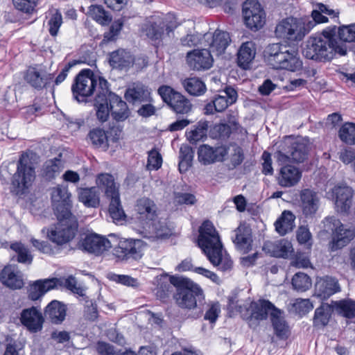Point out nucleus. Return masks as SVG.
<instances>
[{
  "instance_id": "obj_22",
  "label": "nucleus",
  "mask_w": 355,
  "mask_h": 355,
  "mask_svg": "<svg viewBox=\"0 0 355 355\" xmlns=\"http://www.w3.org/2000/svg\"><path fill=\"white\" fill-rule=\"evenodd\" d=\"M124 97L127 101L132 104L152 101L148 87L139 82L130 85L125 90Z\"/></svg>"
},
{
  "instance_id": "obj_33",
  "label": "nucleus",
  "mask_w": 355,
  "mask_h": 355,
  "mask_svg": "<svg viewBox=\"0 0 355 355\" xmlns=\"http://www.w3.org/2000/svg\"><path fill=\"white\" fill-rule=\"evenodd\" d=\"M255 55L256 48L252 42L243 43L237 52L238 66L243 69H249Z\"/></svg>"
},
{
  "instance_id": "obj_24",
  "label": "nucleus",
  "mask_w": 355,
  "mask_h": 355,
  "mask_svg": "<svg viewBox=\"0 0 355 355\" xmlns=\"http://www.w3.org/2000/svg\"><path fill=\"white\" fill-rule=\"evenodd\" d=\"M284 144L287 147L286 152L289 153L293 162L302 163L307 158L309 146L306 143L291 137H286Z\"/></svg>"
},
{
  "instance_id": "obj_6",
  "label": "nucleus",
  "mask_w": 355,
  "mask_h": 355,
  "mask_svg": "<svg viewBox=\"0 0 355 355\" xmlns=\"http://www.w3.org/2000/svg\"><path fill=\"white\" fill-rule=\"evenodd\" d=\"M227 309L232 314L239 313L251 329L257 328L260 321L267 320L268 315L271 317V313L279 309L268 300L252 302L250 306H247L239 300L235 301L234 298L229 299Z\"/></svg>"
},
{
  "instance_id": "obj_62",
  "label": "nucleus",
  "mask_w": 355,
  "mask_h": 355,
  "mask_svg": "<svg viewBox=\"0 0 355 355\" xmlns=\"http://www.w3.org/2000/svg\"><path fill=\"white\" fill-rule=\"evenodd\" d=\"M297 239L300 244L311 245L312 235L306 226H300L297 231Z\"/></svg>"
},
{
  "instance_id": "obj_27",
  "label": "nucleus",
  "mask_w": 355,
  "mask_h": 355,
  "mask_svg": "<svg viewBox=\"0 0 355 355\" xmlns=\"http://www.w3.org/2000/svg\"><path fill=\"white\" fill-rule=\"evenodd\" d=\"M60 284L58 278L39 279L30 286L28 298L35 301L42 297L46 292L54 289Z\"/></svg>"
},
{
  "instance_id": "obj_3",
  "label": "nucleus",
  "mask_w": 355,
  "mask_h": 355,
  "mask_svg": "<svg viewBox=\"0 0 355 355\" xmlns=\"http://www.w3.org/2000/svg\"><path fill=\"white\" fill-rule=\"evenodd\" d=\"M198 245L209 262L218 270L227 271L232 266V261L223 248L219 234L213 223L209 220L202 223L199 229Z\"/></svg>"
},
{
  "instance_id": "obj_41",
  "label": "nucleus",
  "mask_w": 355,
  "mask_h": 355,
  "mask_svg": "<svg viewBox=\"0 0 355 355\" xmlns=\"http://www.w3.org/2000/svg\"><path fill=\"white\" fill-rule=\"evenodd\" d=\"M96 183L98 187L104 190L105 196L110 198L116 193H119L118 188L116 187L114 177L108 173L100 174L96 179Z\"/></svg>"
},
{
  "instance_id": "obj_20",
  "label": "nucleus",
  "mask_w": 355,
  "mask_h": 355,
  "mask_svg": "<svg viewBox=\"0 0 355 355\" xmlns=\"http://www.w3.org/2000/svg\"><path fill=\"white\" fill-rule=\"evenodd\" d=\"M44 321L42 313L35 306L24 309L20 314L21 323L33 333L42 330Z\"/></svg>"
},
{
  "instance_id": "obj_28",
  "label": "nucleus",
  "mask_w": 355,
  "mask_h": 355,
  "mask_svg": "<svg viewBox=\"0 0 355 355\" xmlns=\"http://www.w3.org/2000/svg\"><path fill=\"white\" fill-rule=\"evenodd\" d=\"M109 105L112 118L116 121H123L128 118L130 110L127 103L114 93H110Z\"/></svg>"
},
{
  "instance_id": "obj_45",
  "label": "nucleus",
  "mask_w": 355,
  "mask_h": 355,
  "mask_svg": "<svg viewBox=\"0 0 355 355\" xmlns=\"http://www.w3.org/2000/svg\"><path fill=\"white\" fill-rule=\"evenodd\" d=\"M88 139L95 148H107L108 139L105 131L100 128L91 130Z\"/></svg>"
},
{
  "instance_id": "obj_49",
  "label": "nucleus",
  "mask_w": 355,
  "mask_h": 355,
  "mask_svg": "<svg viewBox=\"0 0 355 355\" xmlns=\"http://www.w3.org/2000/svg\"><path fill=\"white\" fill-rule=\"evenodd\" d=\"M89 12L92 19L101 25H107L111 21V17H109L101 6H90L89 7Z\"/></svg>"
},
{
  "instance_id": "obj_44",
  "label": "nucleus",
  "mask_w": 355,
  "mask_h": 355,
  "mask_svg": "<svg viewBox=\"0 0 355 355\" xmlns=\"http://www.w3.org/2000/svg\"><path fill=\"white\" fill-rule=\"evenodd\" d=\"M193 154L192 148L189 145H182L180 147L178 164L180 173L186 172L191 166Z\"/></svg>"
},
{
  "instance_id": "obj_51",
  "label": "nucleus",
  "mask_w": 355,
  "mask_h": 355,
  "mask_svg": "<svg viewBox=\"0 0 355 355\" xmlns=\"http://www.w3.org/2000/svg\"><path fill=\"white\" fill-rule=\"evenodd\" d=\"M292 286L295 290L304 292L311 286V281L306 274L297 272L292 279Z\"/></svg>"
},
{
  "instance_id": "obj_14",
  "label": "nucleus",
  "mask_w": 355,
  "mask_h": 355,
  "mask_svg": "<svg viewBox=\"0 0 355 355\" xmlns=\"http://www.w3.org/2000/svg\"><path fill=\"white\" fill-rule=\"evenodd\" d=\"M144 241L140 239L120 240L115 248L116 255L121 259H139L142 257Z\"/></svg>"
},
{
  "instance_id": "obj_52",
  "label": "nucleus",
  "mask_w": 355,
  "mask_h": 355,
  "mask_svg": "<svg viewBox=\"0 0 355 355\" xmlns=\"http://www.w3.org/2000/svg\"><path fill=\"white\" fill-rule=\"evenodd\" d=\"M232 121L229 123H218L214 125L212 129V134L214 137L220 139H228L232 133Z\"/></svg>"
},
{
  "instance_id": "obj_58",
  "label": "nucleus",
  "mask_w": 355,
  "mask_h": 355,
  "mask_svg": "<svg viewBox=\"0 0 355 355\" xmlns=\"http://www.w3.org/2000/svg\"><path fill=\"white\" fill-rule=\"evenodd\" d=\"M86 302L87 305L85 306L84 309V318L87 320L94 322L98 317L97 305L95 302L92 300H87Z\"/></svg>"
},
{
  "instance_id": "obj_9",
  "label": "nucleus",
  "mask_w": 355,
  "mask_h": 355,
  "mask_svg": "<svg viewBox=\"0 0 355 355\" xmlns=\"http://www.w3.org/2000/svg\"><path fill=\"white\" fill-rule=\"evenodd\" d=\"M35 178V168L28 154H21L17 163V171L11 179V192L16 195L25 193Z\"/></svg>"
},
{
  "instance_id": "obj_5",
  "label": "nucleus",
  "mask_w": 355,
  "mask_h": 355,
  "mask_svg": "<svg viewBox=\"0 0 355 355\" xmlns=\"http://www.w3.org/2000/svg\"><path fill=\"white\" fill-rule=\"evenodd\" d=\"M312 21L288 17L282 19L276 26L275 34L290 42L302 41L317 24L326 23L328 18L323 15L315 6L311 12Z\"/></svg>"
},
{
  "instance_id": "obj_4",
  "label": "nucleus",
  "mask_w": 355,
  "mask_h": 355,
  "mask_svg": "<svg viewBox=\"0 0 355 355\" xmlns=\"http://www.w3.org/2000/svg\"><path fill=\"white\" fill-rule=\"evenodd\" d=\"M170 282L176 288L174 300L182 309L195 310L192 317L198 318L204 311L205 295L201 287L187 277L170 276Z\"/></svg>"
},
{
  "instance_id": "obj_23",
  "label": "nucleus",
  "mask_w": 355,
  "mask_h": 355,
  "mask_svg": "<svg viewBox=\"0 0 355 355\" xmlns=\"http://www.w3.org/2000/svg\"><path fill=\"white\" fill-rule=\"evenodd\" d=\"M53 73L39 71L35 67H30L26 72L24 80L31 87L40 90L50 84L53 79Z\"/></svg>"
},
{
  "instance_id": "obj_7",
  "label": "nucleus",
  "mask_w": 355,
  "mask_h": 355,
  "mask_svg": "<svg viewBox=\"0 0 355 355\" xmlns=\"http://www.w3.org/2000/svg\"><path fill=\"white\" fill-rule=\"evenodd\" d=\"M264 58L268 64L275 69L295 72L302 67L298 52L281 43L269 44L264 51Z\"/></svg>"
},
{
  "instance_id": "obj_11",
  "label": "nucleus",
  "mask_w": 355,
  "mask_h": 355,
  "mask_svg": "<svg viewBox=\"0 0 355 355\" xmlns=\"http://www.w3.org/2000/svg\"><path fill=\"white\" fill-rule=\"evenodd\" d=\"M97 88V76L90 69L81 70L71 85L73 98L78 103L87 102V98L94 94Z\"/></svg>"
},
{
  "instance_id": "obj_64",
  "label": "nucleus",
  "mask_w": 355,
  "mask_h": 355,
  "mask_svg": "<svg viewBox=\"0 0 355 355\" xmlns=\"http://www.w3.org/2000/svg\"><path fill=\"white\" fill-rule=\"evenodd\" d=\"M245 158L243 148L235 145L234 153L231 156V164L234 167H236L242 164Z\"/></svg>"
},
{
  "instance_id": "obj_54",
  "label": "nucleus",
  "mask_w": 355,
  "mask_h": 355,
  "mask_svg": "<svg viewBox=\"0 0 355 355\" xmlns=\"http://www.w3.org/2000/svg\"><path fill=\"white\" fill-rule=\"evenodd\" d=\"M39 0H12L14 7L24 13H32L38 3Z\"/></svg>"
},
{
  "instance_id": "obj_59",
  "label": "nucleus",
  "mask_w": 355,
  "mask_h": 355,
  "mask_svg": "<svg viewBox=\"0 0 355 355\" xmlns=\"http://www.w3.org/2000/svg\"><path fill=\"white\" fill-rule=\"evenodd\" d=\"M109 279L116 283L128 286L136 287L138 285L137 279L132 278L128 275L111 274L109 275Z\"/></svg>"
},
{
  "instance_id": "obj_10",
  "label": "nucleus",
  "mask_w": 355,
  "mask_h": 355,
  "mask_svg": "<svg viewBox=\"0 0 355 355\" xmlns=\"http://www.w3.org/2000/svg\"><path fill=\"white\" fill-rule=\"evenodd\" d=\"M325 232L332 234L331 250H337L347 245L355 236V230L343 225L335 216H327L323 220Z\"/></svg>"
},
{
  "instance_id": "obj_50",
  "label": "nucleus",
  "mask_w": 355,
  "mask_h": 355,
  "mask_svg": "<svg viewBox=\"0 0 355 355\" xmlns=\"http://www.w3.org/2000/svg\"><path fill=\"white\" fill-rule=\"evenodd\" d=\"M94 105L96 108V115L101 123L105 122L110 113L108 99L95 98Z\"/></svg>"
},
{
  "instance_id": "obj_17",
  "label": "nucleus",
  "mask_w": 355,
  "mask_h": 355,
  "mask_svg": "<svg viewBox=\"0 0 355 355\" xmlns=\"http://www.w3.org/2000/svg\"><path fill=\"white\" fill-rule=\"evenodd\" d=\"M80 246L83 250L96 255L102 254L112 247L107 239L97 234L86 235L80 241Z\"/></svg>"
},
{
  "instance_id": "obj_8",
  "label": "nucleus",
  "mask_w": 355,
  "mask_h": 355,
  "mask_svg": "<svg viewBox=\"0 0 355 355\" xmlns=\"http://www.w3.org/2000/svg\"><path fill=\"white\" fill-rule=\"evenodd\" d=\"M179 25L176 16L169 12L165 15L150 16L142 25L141 31L155 46H159Z\"/></svg>"
},
{
  "instance_id": "obj_55",
  "label": "nucleus",
  "mask_w": 355,
  "mask_h": 355,
  "mask_svg": "<svg viewBox=\"0 0 355 355\" xmlns=\"http://www.w3.org/2000/svg\"><path fill=\"white\" fill-rule=\"evenodd\" d=\"M62 24V17L58 10L52 15L51 19L48 21L49 26V32L50 35L55 37L58 35V31Z\"/></svg>"
},
{
  "instance_id": "obj_2",
  "label": "nucleus",
  "mask_w": 355,
  "mask_h": 355,
  "mask_svg": "<svg viewBox=\"0 0 355 355\" xmlns=\"http://www.w3.org/2000/svg\"><path fill=\"white\" fill-rule=\"evenodd\" d=\"M336 29V26H329L321 33L310 36L302 51L304 56L316 62H327L337 54L345 55L347 47L337 40Z\"/></svg>"
},
{
  "instance_id": "obj_30",
  "label": "nucleus",
  "mask_w": 355,
  "mask_h": 355,
  "mask_svg": "<svg viewBox=\"0 0 355 355\" xmlns=\"http://www.w3.org/2000/svg\"><path fill=\"white\" fill-rule=\"evenodd\" d=\"M303 214L312 217L319 207V198L317 193L310 189H304L300 193Z\"/></svg>"
},
{
  "instance_id": "obj_31",
  "label": "nucleus",
  "mask_w": 355,
  "mask_h": 355,
  "mask_svg": "<svg viewBox=\"0 0 355 355\" xmlns=\"http://www.w3.org/2000/svg\"><path fill=\"white\" fill-rule=\"evenodd\" d=\"M67 310V306L64 303L54 300L46 306L44 315L52 323L60 324L65 319Z\"/></svg>"
},
{
  "instance_id": "obj_25",
  "label": "nucleus",
  "mask_w": 355,
  "mask_h": 355,
  "mask_svg": "<svg viewBox=\"0 0 355 355\" xmlns=\"http://www.w3.org/2000/svg\"><path fill=\"white\" fill-rule=\"evenodd\" d=\"M232 241L237 250L243 254L249 252L252 250L253 241L251 228L245 225L239 226Z\"/></svg>"
},
{
  "instance_id": "obj_36",
  "label": "nucleus",
  "mask_w": 355,
  "mask_h": 355,
  "mask_svg": "<svg viewBox=\"0 0 355 355\" xmlns=\"http://www.w3.org/2000/svg\"><path fill=\"white\" fill-rule=\"evenodd\" d=\"M334 310L333 304L322 303V304L315 310L313 319V326L317 328H322L327 326L331 318Z\"/></svg>"
},
{
  "instance_id": "obj_13",
  "label": "nucleus",
  "mask_w": 355,
  "mask_h": 355,
  "mask_svg": "<svg viewBox=\"0 0 355 355\" xmlns=\"http://www.w3.org/2000/svg\"><path fill=\"white\" fill-rule=\"evenodd\" d=\"M242 12L246 26L251 30H258L265 24V12L257 0H246Z\"/></svg>"
},
{
  "instance_id": "obj_19",
  "label": "nucleus",
  "mask_w": 355,
  "mask_h": 355,
  "mask_svg": "<svg viewBox=\"0 0 355 355\" xmlns=\"http://www.w3.org/2000/svg\"><path fill=\"white\" fill-rule=\"evenodd\" d=\"M209 49H195L188 52L187 60L189 66L193 70L201 71L209 69L213 64V58Z\"/></svg>"
},
{
  "instance_id": "obj_63",
  "label": "nucleus",
  "mask_w": 355,
  "mask_h": 355,
  "mask_svg": "<svg viewBox=\"0 0 355 355\" xmlns=\"http://www.w3.org/2000/svg\"><path fill=\"white\" fill-rule=\"evenodd\" d=\"M261 159L263 161L262 163V173L266 175H272L273 168L272 166L270 153L267 151H264L261 155Z\"/></svg>"
},
{
  "instance_id": "obj_34",
  "label": "nucleus",
  "mask_w": 355,
  "mask_h": 355,
  "mask_svg": "<svg viewBox=\"0 0 355 355\" xmlns=\"http://www.w3.org/2000/svg\"><path fill=\"white\" fill-rule=\"evenodd\" d=\"M231 42L230 35L226 31L216 30L213 36L209 50L216 55L223 53Z\"/></svg>"
},
{
  "instance_id": "obj_46",
  "label": "nucleus",
  "mask_w": 355,
  "mask_h": 355,
  "mask_svg": "<svg viewBox=\"0 0 355 355\" xmlns=\"http://www.w3.org/2000/svg\"><path fill=\"white\" fill-rule=\"evenodd\" d=\"M110 200L109 213L112 218L114 220H121L125 216L123 209L119 193L107 198Z\"/></svg>"
},
{
  "instance_id": "obj_29",
  "label": "nucleus",
  "mask_w": 355,
  "mask_h": 355,
  "mask_svg": "<svg viewBox=\"0 0 355 355\" xmlns=\"http://www.w3.org/2000/svg\"><path fill=\"white\" fill-rule=\"evenodd\" d=\"M134 57L130 51L118 49L110 53L109 63L112 68L128 69L134 64Z\"/></svg>"
},
{
  "instance_id": "obj_56",
  "label": "nucleus",
  "mask_w": 355,
  "mask_h": 355,
  "mask_svg": "<svg viewBox=\"0 0 355 355\" xmlns=\"http://www.w3.org/2000/svg\"><path fill=\"white\" fill-rule=\"evenodd\" d=\"M97 85H98V87L96 98L109 100L110 93L112 92L110 91V84L107 80L103 77L98 76L97 77Z\"/></svg>"
},
{
  "instance_id": "obj_61",
  "label": "nucleus",
  "mask_w": 355,
  "mask_h": 355,
  "mask_svg": "<svg viewBox=\"0 0 355 355\" xmlns=\"http://www.w3.org/2000/svg\"><path fill=\"white\" fill-rule=\"evenodd\" d=\"M286 151H288V148L283 143L282 149L275 153L276 161L281 167L289 164L292 161L291 155Z\"/></svg>"
},
{
  "instance_id": "obj_21",
  "label": "nucleus",
  "mask_w": 355,
  "mask_h": 355,
  "mask_svg": "<svg viewBox=\"0 0 355 355\" xmlns=\"http://www.w3.org/2000/svg\"><path fill=\"white\" fill-rule=\"evenodd\" d=\"M0 281L6 287L12 289H20L24 286L21 272L14 265L6 266L0 272Z\"/></svg>"
},
{
  "instance_id": "obj_42",
  "label": "nucleus",
  "mask_w": 355,
  "mask_h": 355,
  "mask_svg": "<svg viewBox=\"0 0 355 355\" xmlns=\"http://www.w3.org/2000/svg\"><path fill=\"white\" fill-rule=\"evenodd\" d=\"M295 216L290 211H284L275 222V230L280 235H285L293 228Z\"/></svg>"
},
{
  "instance_id": "obj_15",
  "label": "nucleus",
  "mask_w": 355,
  "mask_h": 355,
  "mask_svg": "<svg viewBox=\"0 0 355 355\" xmlns=\"http://www.w3.org/2000/svg\"><path fill=\"white\" fill-rule=\"evenodd\" d=\"M228 152L229 148L225 145L211 147L207 144H202L198 150V160L204 165L223 162Z\"/></svg>"
},
{
  "instance_id": "obj_35",
  "label": "nucleus",
  "mask_w": 355,
  "mask_h": 355,
  "mask_svg": "<svg viewBox=\"0 0 355 355\" xmlns=\"http://www.w3.org/2000/svg\"><path fill=\"white\" fill-rule=\"evenodd\" d=\"M78 200L87 207L96 208L100 205V194L97 187L80 188Z\"/></svg>"
},
{
  "instance_id": "obj_1",
  "label": "nucleus",
  "mask_w": 355,
  "mask_h": 355,
  "mask_svg": "<svg viewBox=\"0 0 355 355\" xmlns=\"http://www.w3.org/2000/svg\"><path fill=\"white\" fill-rule=\"evenodd\" d=\"M71 194L67 186L58 185L51 191V202L58 223L48 232L49 239L61 245L72 240L78 227L76 216L71 212Z\"/></svg>"
},
{
  "instance_id": "obj_48",
  "label": "nucleus",
  "mask_w": 355,
  "mask_h": 355,
  "mask_svg": "<svg viewBox=\"0 0 355 355\" xmlns=\"http://www.w3.org/2000/svg\"><path fill=\"white\" fill-rule=\"evenodd\" d=\"M338 137L343 143L355 145V123H344L338 131Z\"/></svg>"
},
{
  "instance_id": "obj_57",
  "label": "nucleus",
  "mask_w": 355,
  "mask_h": 355,
  "mask_svg": "<svg viewBox=\"0 0 355 355\" xmlns=\"http://www.w3.org/2000/svg\"><path fill=\"white\" fill-rule=\"evenodd\" d=\"M162 158L161 155L155 150L148 153L147 167L149 170H157L162 166Z\"/></svg>"
},
{
  "instance_id": "obj_53",
  "label": "nucleus",
  "mask_w": 355,
  "mask_h": 355,
  "mask_svg": "<svg viewBox=\"0 0 355 355\" xmlns=\"http://www.w3.org/2000/svg\"><path fill=\"white\" fill-rule=\"evenodd\" d=\"M338 37L344 42H355V24L342 26L338 31Z\"/></svg>"
},
{
  "instance_id": "obj_40",
  "label": "nucleus",
  "mask_w": 355,
  "mask_h": 355,
  "mask_svg": "<svg viewBox=\"0 0 355 355\" xmlns=\"http://www.w3.org/2000/svg\"><path fill=\"white\" fill-rule=\"evenodd\" d=\"M185 91L192 96H201L206 91V85L199 78L191 77L182 80Z\"/></svg>"
},
{
  "instance_id": "obj_43",
  "label": "nucleus",
  "mask_w": 355,
  "mask_h": 355,
  "mask_svg": "<svg viewBox=\"0 0 355 355\" xmlns=\"http://www.w3.org/2000/svg\"><path fill=\"white\" fill-rule=\"evenodd\" d=\"M10 249L16 252L12 259L25 264H31L33 261V256L29 250L19 242H15L10 245Z\"/></svg>"
},
{
  "instance_id": "obj_16",
  "label": "nucleus",
  "mask_w": 355,
  "mask_h": 355,
  "mask_svg": "<svg viewBox=\"0 0 355 355\" xmlns=\"http://www.w3.org/2000/svg\"><path fill=\"white\" fill-rule=\"evenodd\" d=\"M135 209L137 218L143 223L148 224L157 218L158 207L154 200L147 197L139 198Z\"/></svg>"
},
{
  "instance_id": "obj_37",
  "label": "nucleus",
  "mask_w": 355,
  "mask_h": 355,
  "mask_svg": "<svg viewBox=\"0 0 355 355\" xmlns=\"http://www.w3.org/2000/svg\"><path fill=\"white\" fill-rule=\"evenodd\" d=\"M282 311L279 309L271 313V322L274 329L275 334L279 339H286L289 334L288 325L284 318L282 316Z\"/></svg>"
},
{
  "instance_id": "obj_18",
  "label": "nucleus",
  "mask_w": 355,
  "mask_h": 355,
  "mask_svg": "<svg viewBox=\"0 0 355 355\" xmlns=\"http://www.w3.org/2000/svg\"><path fill=\"white\" fill-rule=\"evenodd\" d=\"M336 210L341 214H347L352 205L353 189L346 185H337L332 189Z\"/></svg>"
},
{
  "instance_id": "obj_47",
  "label": "nucleus",
  "mask_w": 355,
  "mask_h": 355,
  "mask_svg": "<svg viewBox=\"0 0 355 355\" xmlns=\"http://www.w3.org/2000/svg\"><path fill=\"white\" fill-rule=\"evenodd\" d=\"M61 171V160L58 158L48 160L43 168V176L47 180L54 179Z\"/></svg>"
},
{
  "instance_id": "obj_38",
  "label": "nucleus",
  "mask_w": 355,
  "mask_h": 355,
  "mask_svg": "<svg viewBox=\"0 0 355 355\" xmlns=\"http://www.w3.org/2000/svg\"><path fill=\"white\" fill-rule=\"evenodd\" d=\"M208 128L209 122L207 121H199L189 132H187V139L192 144L205 140L207 137Z\"/></svg>"
},
{
  "instance_id": "obj_26",
  "label": "nucleus",
  "mask_w": 355,
  "mask_h": 355,
  "mask_svg": "<svg viewBox=\"0 0 355 355\" xmlns=\"http://www.w3.org/2000/svg\"><path fill=\"white\" fill-rule=\"evenodd\" d=\"M301 178L302 172L297 167L286 164L280 167L277 182L283 187H291L297 184Z\"/></svg>"
},
{
  "instance_id": "obj_60",
  "label": "nucleus",
  "mask_w": 355,
  "mask_h": 355,
  "mask_svg": "<svg viewBox=\"0 0 355 355\" xmlns=\"http://www.w3.org/2000/svg\"><path fill=\"white\" fill-rule=\"evenodd\" d=\"M174 200L178 205H193L197 200L193 194L189 193L176 192L174 193Z\"/></svg>"
},
{
  "instance_id": "obj_39",
  "label": "nucleus",
  "mask_w": 355,
  "mask_h": 355,
  "mask_svg": "<svg viewBox=\"0 0 355 355\" xmlns=\"http://www.w3.org/2000/svg\"><path fill=\"white\" fill-rule=\"evenodd\" d=\"M336 312L347 319L355 318V300L347 298L338 301H332Z\"/></svg>"
},
{
  "instance_id": "obj_12",
  "label": "nucleus",
  "mask_w": 355,
  "mask_h": 355,
  "mask_svg": "<svg viewBox=\"0 0 355 355\" xmlns=\"http://www.w3.org/2000/svg\"><path fill=\"white\" fill-rule=\"evenodd\" d=\"M157 92L162 101L178 114H187L191 111L192 104L181 93L168 85H162Z\"/></svg>"
},
{
  "instance_id": "obj_32",
  "label": "nucleus",
  "mask_w": 355,
  "mask_h": 355,
  "mask_svg": "<svg viewBox=\"0 0 355 355\" xmlns=\"http://www.w3.org/2000/svg\"><path fill=\"white\" fill-rule=\"evenodd\" d=\"M317 295L322 299H327L340 291L338 280L331 277H325L315 284Z\"/></svg>"
}]
</instances>
